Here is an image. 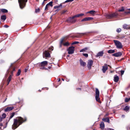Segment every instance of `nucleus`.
<instances>
[{"label":"nucleus","mask_w":130,"mask_h":130,"mask_svg":"<svg viewBox=\"0 0 130 130\" xmlns=\"http://www.w3.org/2000/svg\"><path fill=\"white\" fill-rule=\"evenodd\" d=\"M27 118L26 117L24 118L21 117H18L14 119V122L12 126V128L14 130L18 127L20 125L26 122Z\"/></svg>","instance_id":"1"},{"label":"nucleus","mask_w":130,"mask_h":130,"mask_svg":"<svg viewBox=\"0 0 130 130\" xmlns=\"http://www.w3.org/2000/svg\"><path fill=\"white\" fill-rule=\"evenodd\" d=\"M76 90H79L80 91L81 90V89L80 88H77L76 89Z\"/></svg>","instance_id":"53"},{"label":"nucleus","mask_w":130,"mask_h":130,"mask_svg":"<svg viewBox=\"0 0 130 130\" xmlns=\"http://www.w3.org/2000/svg\"><path fill=\"white\" fill-rule=\"evenodd\" d=\"M12 76V75H9V76L8 77L7 79V85H8L9 84V82L10 81L11 79L12 78V76Z\"/></svg>","instance_id":"18"},{"label":"nucleus","mask_w":130,"mask_h":130,"mask_svg":"<svg viewBox=\"0 0 130 130\" xmlns=\"http://www.w3.org/2000/svg\"><path fill=\"white\" fill-rule=\"evenodd\" d=\"M93 19V18L92 17H88L85 18L81 20V22H83L84 21H90L92 20Z\"/></svg>","instance_id":"13"},{"label":"nucleus","mask_w":130,"mask_h":130,"mask_svg":"<svg viewBox=\"0 0 130 130\" xmlns=\"http://www.w3.org/2000/svg\"><path fill=\"white\" fill-rule=\"evenodd\" d=\"M95 99L96 101L98 102L100 101V99L99 97V96H95Z\"/></svg>","instance_id":"27"},{"label":"nucleus","mask_w":130,"mask_h":130,"mask_svg":"<svg viewBox=\"0 0 130 130\" xmlns=\"http://www.w3.org/2000/svg\"><path fill=\"white\" fill-rule=\"evenodd\" d=\"M6 114L5 113H4L2 115V118H6Z\"/></svg>","instance_id":"44"},{"label":"nucleus","mask_w":130,"mask_h":130,"mask_svg":"<svg viewBox=\"0 0 130 130\" xmlns=\"http://www.w3.org/2000/svg\"><path fill=\"white\" fill-rule=\"evenodd\" d=\"M124 71L123 70H121V75H123L124 73Z\"/></svg>","instance_id":"50"},{"label":"nucleus","mask_w":130,"mask_h":130,"mask_svg":"<svg viewBox=\"0 0 130 130\" xmlns=\"http://www.w3.org/2000/svg\"><path fill=\"white\" fill-rule=\"evenodd\" d=\"M1 11L3 13H6L8 12V10L5 9H1Z\"/></svg>","instance_id":"30"},{"label":"nucleus","mask_w":130,"mask_h":130,"mask_svg":"<svg viewBox=\"0 0 130 130\" xmlns=\"http://www.w3.org/2000/svg\"><path fill=\"white\" fill-rule=\"evenodd\" d=\"M105 125L104 123L102 122L100 124V128L102 130H103L104 128Z\"/></svg>","instance_id":"21"},{"label":"nucleus","mask_w":130,"mask_h":130,"mask_svg":"<svg viewBox=\"0 0 130 130\" xmlns=\"http://www.w3.org/2000/svg\"><path fill=\"white\" fill-rule=\"evenodd\" d=\"M121 31V29L120 28H118L116 30V31L117 32H120Z\"/></svg>","instance_id":"41"},{"label":"nucleus","mask_w":130,"mask_h":130,"mask_svg":"<svg viewBox=\"0 0 130 130\" xmlns=\"http://www.w3.org/2000/svg\"><path fill=\"white\" fill-rule=\"evenodd\" d=\"M63 44L64 46H68L69 45V44L68 43V42H66L65 43H63Z\"/></svg>","instance_id":"34"},{"label":"nucleus","mask_w":130,"mask_h":130,"mask_svg":"<svg viewBox=\"0 0 130 130\" xmlns=\"http://www.w3.org/2000/svg\"><path fill=\"white\" fill-rule=\"evenodd\" d=\"M3 125V124L2 123H0V126H2Z\"/></svg>","instance_id":"62"},{"label":"nucleus","mask_w":130,"mask_h":130,"mask_svg":"<svg viewBox=\"0 0 130 130\" xmlns=\"http://www.w3.org/2000/svg\"><path fill=\"white\" fill-rule=\"evenodd\" d=\"M27 0H18L20 7V8L22 9L25 6Z\"/></svg>","instance_id":"3"},{"label":"nucleus","mask_w":130,"mask_h":130,"mask_svg":"<svg viewBox=\"0 0 130 130\" xmlns=\"http://www.w3.org/2000/svg\"><path fill=\"white\" fill-rule=\"evenodd\" d=\"M88 49V48L87 47L83 49H82L80 51V52H82Z\"/></svg>","instance_id":"36"},{"label":"nucleus","mask_w":130,"mask_h":130,"mask_svg":"<svg viewBox=\"0 0 130 130\" xmlns=\"http://www.w3.org/2000/svg\"><path fill=\"white\" fill-rule=\"evenodd\" d=\"M83 55L84 56L86 57H87L88 56V54L87 53H83Z\"/></svg>","instance_id":"43"},{"label":"nucleus","mask_w":130,"mask_h":130,"mask_svg":"<svg viewBox=\"0 0 130 130\" xmlns=\"http://www.w3.org/2000/svg\"><path fill=\"white\" fill-rule=\"evenodd\" d=\"M128 11L125 12V14H130V8L127 9Z\"/></svg>","instance_id":"37"},{"label":"nucleus","mask_w":130,"mask_h":130,"mask_svg":"<svg viewBox=\"0 0 130 130\" xmlns=\"http://www.w3.org/2000/svg\"><path fill=\"white\" fill-rule=\"evenodd\" d=\"M84 15V13H81L80 14H78L73 16V18H74L76 17H78L80 16H83Z\"/></svg>","instance_id":"24"},{"label":"nucleus","mask_w":130,"mask_h":130,"mask_svg":"<svg viewBox=\"0 0 130 130\" xmlns=\"http://www.w3.org/2000/svg\"><path fill=\"white\" fill-rule=\"evenodd\" d=\"M45 68L44 67H41L40 68V69H42V70H44V69Z\"/></svg>","instance_id":"58"},{"label":"nucleus","mask_w":130,"mask_h":130,"mask_svg":"<svg viewBox=\"0 0 130 130\" xmlns=\"http://www.w3.org/2000/svg\"><path fill=\"white\" fill-rule=\"evenodd\" d=\"M4 35H5L7 37H8V34L5 33H4Z\"/></svg>","instance_id":"59"},{"label":"nucleus","mask_w":130,"mask_h":130,"mask_svg":"<svg viewBox=\"0 0 130 130\" xmlns=\"http://www.w3.org/2000/svg\"><path fill=\"white\" fill-rule=\"evenodd\" d=\"M17 66L13 64V63L11 64L10 67L7 71V74H8L9 72L10 75H13V73L15 72V69Z\"/></svg>","instance_id":"2"},{"label":"nucleus","mask_w":130,"mask_h":130,"mask_svg":"<svg viewBox=\"0 0 130 130\" xmlns=\"http://www.w3.org/2000/svg\"><path fill=\"white\" fill-rule=\"evenodd\" d=\"M67 11V10H63L61 12V13L62 14H63L64 13L66 12Z\"/></svg>","instance_id":"47"},{"label":"nucleus","mask_w":130,"mask_h":130,"mask_svg":"<svg viewBox=\"0 0 130 130\" xmlns=\"http://www.w3.org/2000/svg\"><path fill=\"white\" fill-rule=\"evenodd\" d=\"M45 2V1H44V0L43 2L42 3V5H44V4H44Z\"/></svg>","instance_id":"60"},{"label":"nucleus","mask_w":130,"mask_h":130,"mask_svg":"<svg viewBox=\"0 0 130 130\" xmlns=\"http://www.w3.org/2000/svg\"><path fill=\"white\" fill-rule=\"evenodd\" d=\"M113 42L115 43V45L116 46L117 48L121 49L123 47V45L119 41L117 40H114Z\"/></svg>","instance_id":"5"},{"label":"nucleus","mask_w":130,"mask_h":130,"mask_svg":"<svg viewBox=\"0 0 130 130\" xmlns=\"http://www.w3.org/2000/svg\"><path fill=\"white\" fill-rule=\"evenodd\" d=\"M79 42L77 41H74L72 43V44H77L79 43Z\"/></svg>","instance_id":"46"},{"label":"nucleus","mask_w":130,"mask_h":130,"mask_svg":"<svg viewBox=\"0 0 130 130\" xmlns=\"http://www.w3.org/2000/svg\"><path fill=\"white\" fill-rule=\"evenodd\" d=\"M103 51H100L99 52L96 54V57L102 56L104 54Z\"/></svg>","instance_id":"15"},{"label":"nucleus","mask_w":130,"mask_h":130,"mask_svg":"<svg viewBox=\"0 0 130 130\" xmlns=\"http://www.w3.org/2000/svg\"><path fill=\"white\" fill-rule=\"evenodd\" d=\"M3 119L2 117L0 116V122L2 121V120Z\"/></svg>","instance_id":"56"},{"label":"nucleus","mask_w":130,"mask_h":130,"mask_svg":"<svg viewBox=\"0 0 130 130\" xmlns=\"http://www.w3.org/2000/svg\"><path fill=\"white\" fill-rule=\"evenodd\" d=\"M40 10V9L39 8H38V9H36L35 11H36V12H39Z\"/></svg>","instance_id":"49"},{"label":"nucleus","mask_w":130,"mask_h":130,"mask_svg":"<svg viewBox=\"0 0 130 130\" xmlns=\"http://www.w3.org/2000/svg\"><path fill=\"white\" fill-rule=\"evenodd\" d=\"M114 80L115 82H118L119 79V78L118 76H117V75H115L114 76Z\"/></svg>","instance_id":"19"},{"label":"nucleus","mask_w":130,"mask_h":130,"mask_svg":"<svg viewBox=\"0 0 130 130\" xmlns=\"http://www.w3.org/2000/svg\"><path fill=\"white\" fill-rule=\"evenodd\" d=\"M79 61L81 66L83 67H85L86 66V63L85 62H83L82 59H80Z\"/></svg>","instance_id":"16"},{"label":"nucleus","mask_w":130,"mask_h":130,"mask_svg":"<svg viewBox=\"0 0 130 130\" xmlns=\"http://www.w3.org/2000/svg\"><path fill=\"white\" fill-rule=\"evenodd\" d=\"M95 96H99V91L97 88L95 89Z\"/></svg>","instance_id":"25"},{"label":"nucleus","mask_w":130,"mask_h":130,"mask_svg":"<svg viewBox=\"0 0 130 130\" xmlns=\"http://www.w3.org/2000/svg\"><path fill=\"white\" fill-rule=\"evenodd\" d=\"M93 63V61L92 60H88L87 64V67L89 70H90L91 69Z\"/></svg>","instance_id":"7"},{"label":"nucleus","mask_w":130,"mask_h":130,"mask_svg":"<svg viewBox=\"0 0 130 130\" xmlns=\"http://www.w3.org/2000/svg\"><path fill=\"white\" fill-rule=\"evenodd\" d=\"M108 65L106 64H105L104 66H103L102 70L103 73H105L108 69Z\"/></svg>","instance_id":"11"},{"label":"nucleus","mask_w":130,"mask_h":130,"mask_svg":"<svg viewBox=\"0 0 130 130\" xmlns=\"http://www.w3.org/2000/svg\"><path fill=\"white\" fill-rule=\"evenodd\" d=\"M44 54L45 57H51L50 54L49 53L48 50L45 51L44 53Z\"/></svg>","instance_id":"9"},{"label":"nucleus","mask_w":130,"mask_h":130,"mask_svg":"<svg viewBox=\"0 0 130 130\" xmlns=\"http://www.w3.org/2000/svg\"><path fill=\"white\" fill-rule=\"evenodd\" d=\"M14 108V107H7L4 110V111L5 112H8L12 110Z\"/></svg>","instance_id":"14"},{"label":"nucleus","mask_w":130,"mask_h":130,"mask_svg":"<svg viewBox=\"0 0 130 130\" xmlns=\"http://www.w3.org/2000/svg\"><path fill=\"white\" fill-rule=\"evenodd\" d=\"M118 13L116 12L110 14H106L105 15V16L107 19H111L113 17H117L118 16Z\"/></svg>","instance_id":"4"},{"label":"nucleus","mask_w":130,"mask_h":130,"mask_svg":"<svg viewBox=\"0 0 130 130\" xmlns=\"http://www.w3.org/2000/svg\"><path fill=\"white\" fill-rule=\"evenodd\" d=\"M127 25L126 24H125L123 25V28L124 29H127Z\"/></svg>","instance_id":"40"},{"label":"nucleus","mask_w":130,"mask_h":130,"mask_svg":"<svg viewBox=\"0 0 130 130\" xmlns=\"http://www.w3.org/2000/svg\"><path fill=\"white\" fill-rule=\"evenodd\" d=\"M11 115L10 117L9 118V120L8 121V122L11 119L14 115H15V113L14 112H13L10 114Z\"/></svg>","instance_id":"23"},{"label":"nucleus","mask_w":130,"mask_h":130,"mask_svg":"<svg viewBox=\"0 0 130 130\" xmlns=\"http://www.w3.org/2000/svg\"><path fill=\"white\" fill-rule=\"evenodd\" d=\"M130 107L129 106H126L123 109L124 111L127 112L129 111L130 109Z\"/></svg>","instance_id":"20"},{"label":"nucleus","mask_w":130,"mask_h":130,"mask_svg":"<svg viewBox=\"0 0 130 130\" xmlns=\"http://www.w3.org/2000/svg\"><path fill=\"white\" fill-rule=\"evenodd\" d=\"M109 114L108 113H106L104 117H106L108 116L109 115Z\"/></svg>","instance_id":"55"},{"label":"nucleus","mask_w":130,"mask_h":130,"mask_svg":"<svg viewBox=\"0 0 130 130\" xmlns=\"http://www.w3.org/2000/svg\"><path fill=\"white\" fill-rule=\"evenodd\" d=\"M124 10V9L123 7H122L121 9H119L118 10L119 12H121L123 11Z\"/></svg>","instance_id":"38"},{"label":"nucleus","mask_w":130,"mask_h":130,"mask_svg":"<svg viewBox=\"0 0 130 130\" xmlns=\"http://www.w3.org/2000/svg\"><path fill=\"white\" fill-rule=\"evenodd\" d=\"M122 55V53L121 52H118L112 54L113 56L118 57L121 56Z\"/></svg>","instance_id":"12"},{"label":"nucleus","mask_w":130,"mask_h":130,"mask_svg":"<svg viewBox=\"0 0 130 130\" xmlns=\"http://www.w3.org/2000/svg\"><path fill=\"white\" fill-rule=\"evenodd\" d=\"M102 120L104 122H107L109 123H110L109 119L108 117L103 118L102 119Z\"/></svg>","instance_id":"17"},{"label":"nucleus","mask_w":130,"mask_h":130,"mask_svg":"<svg viewBox=\"0 0 130 130\" xmlns=\"http://www.w3.org/2000/svg\"><path fill=\"white\" fill-rule=\"evenodd\" d=\"M74 18H73V17H70L68 18L67 21L68 22H70L71 23H74L76 21V20H73V19Z\"/></svg>","instance_id":"10"},{"label":"nucleus","mask_w":130,"mask_h":130,"mask_svg":"<svg viewBox=\"0 0 130 130\" xmlns=\"http://www.w3.org/2000/svg\"><path fill=\"white\" fill-rule=\"evenodd\" d=\"M108 67H110V68H111V67L109 65H108Z\"/></svg>","instance_id":"63"},{"label":"nucleus","mask_w":130,"mask_h":130,"mask_svg":"<svg viewBox=\"0 0 130 130\" xmlns=\"http://www.w3.org/2000/svg\"><path fill=\"white\" fill-rule=\"evenodd\" d=\"M50 50H51L52 51H53L54 49V47L53 46H51L49 48Z\"/></svg>","instance_id":"48"},{"label":"nucleus","mask_w":130,"mask_h":130,"mask_svg":"<svg viewBox=\"0 0 130 130\" xmlns=\"http://www.w3.org/2000/svg\"><path fill=\"white\" fill-rule=\"evenodd\" d=\"M4 27L6 28H7L9 27V26L6 25H4Z\"/></svg>","instance_id":"52"},{"label":"nucleus","mask_w":130,"mask_h":130,"mask_svg":"<svg viewBox=\"0 0 130 130\" xmlns=\"http://www.w3.org/2000/svg\"><path fill=\"white\" fill-rule=\"evenodd\" d=\"M62 5L61 4H60V5L59 6H56L54 7V9H56L58 8L59 7H62Z\"/></svg>","instance_id":"32"},{"label":"nucleus","mask_w":130,"mask_h":130,"mask_svg":"<svg viewBox=\"0 0 130 130\" xmlns=\"http://www.w3.org/2000/svg\"><path fill=\"white\" fill-rule=\"evenodd\" d=\"M95 11L94 10H91L89 11H88L87 12V13H89L91 14L92 15L94 14L95 13Z\"/></svg>","instance_id":"26"},{"label":"nucleus","mask_w":130,"mask_h":130,"mask_svg":"<svg viewBox=\"0 0 130 130\" xmlns=\"http://www.w3.org/2000/svg\"><path fill=\"white\" fill-rule=\"evenodd\" d=\"M48 64V62L47 61H43L41 63H38V65L39 67H44L46 65Z\"/></svg>","instance_id":"8"},{"label":"nucleus","mask_w":130,"mask_h":130,"mask_svg":"<svg viewBox=\"0 0 130 130\" xmlns=\"http://www.w3.org/2000/svg\"><path fill=\"white\" fill-rule=\"evenodd\" d=\"M27 69H26H26H25V72H27Z\"/></svg>","instance_id":"61"},{"label":"nucleus","mask_w":130,"mask_h":130,"mask_svg":"<svg viewBox=\"0 0 130 130\" xmlns=\"http://www.w3.org/2000/svg\"><path fill=\"white\" fill-rule=\"evenodd\" d=\"M6 19V16L5 15H2L1 17V19L5 21Z\"/></svg>","instance_id":"29"},{"label":"nucleus","mask_w":130,"mask_h":130,"mask_svg":"<svg viewBox=\"0 0 130 130\" xmlns=\"http://www.w3.org/2000/svg\"><path fill=\"white\" fill-rule=\"evenodd\" d=\"M21 72V70L20 69H19L18 70V72L17 73V74L16 75V76H19Z\"/></svg>","instance_id":"31"},{"label":"nucleus","mask_w":130,"mask_h":130,"mask_svg":"<svg viewBox=\"0 0 130 130\" xmlns=\"http://www.w3.org/2000/svg\"><path fill=\"white\" fill-rule=\"evenodd\" d=\"M74 47L73 46L69 47L68 49V53L69 54H72L74 53Z\"/></svg>","instance_id":"6"},{"label":"nucleus","mask_w":130,"mask_h":130,"mask_svg":"<svg viewBox=\"0 0 130 130\" xmlns=\"http://www.w3.org/2000/svg\"><path fill=\"white\" fill-rule=\"evenodd\" d=\"M127 29H130V25H127Z\"/></svg>","instance_id":"51"},{"label":"nucleus","mask_w":130,"mask_h":130,"mask_svg":"<svg viewBox=\"0 0 130 130\" xmlns=\"http://www.w3.org/2000/svg\"><path fill=\"white\" fill-rule=\"evenodd\" d=\"M130 100V98H126L125 99V101L126 102H128Z\"/></svg>","instance_id":"39"},{"label":"nucleus","mask_w":130,"mask_h":130,"mask_svg":"<svg viewBox=\"0 0 130 130\" xmlns=\"http://www.w3.org/2000/svg\"><path fill=\"white\" fill-rule=\"evenodd\" d=\"M115 52V50L112 49L108 51V53H112Z\"/></svg>","instance_id":"28"},{"label":"nucleus","mask_w":130,"mask_h":130,"mask_svg":"<svg viewBox=\"0 0 130 130\" xmlns=\"http://www.w3.org/2000/svg\"><path fill=\"white\" fill-rule=\"evenodd\" d=\"M125 36L123 35H119L117 36V37L118 39H123L124 38Z\"/></svg>","instance_id":"22"},{"label":"nucleus","mask_w":130,"mask_h":130,"mask_svg":"<svg viewBox=\"0 0 130 130\" xmlns=\"http://www.w3.org/2000/svg\"><path fill=\"white\" fill-rule=\"evenodd\" d=\"M51 67H48V68L49 69H50L51 68Z\"/></svg>","instance_id":"64"},{"label":"nucleus","mask_w":130,"mask_h":130,"mask_svg":"<svg viewBox=\"0 0 130 130\" xmlns=\"http://www.w3.org/2000/svg\"><path fill=\"white\" fill-rule=\"evenodd\" d=\"M107 130H114L113 129L111 128H108L107 129Z\"/></svg>","instance_id":"57"},{"label":"nucleus","mask_w":130,"mask_h":130,"mask_svg":"<svg viewBox=\"0 0 130 130\" xmlns=\"http://www.w3.org/2000/svg\"><path fill=\"white\" fill-rule=\"evenodd\" d=\"M49 7V6H48V5H47L46 4V6H45V10H48V7Z\"/></svg>","instance_id":"42"},{"label":"nucleus","mask_w":130,"mask_h":130,"mask_svg":"<svg viewBox=\"0 0 130 130\" xmlns=\"http://www.w3.org/2000/svg\"><path fill=\"white\" fill-rule=\"evenodd\" d=\"M80 33L81 34V35H86V33Z\"/></svg>","instance_id":"54"},{"label":"nucleus","mask_w":130,"mask_h":130,"mask_svg":"<svg viewBox=\"0 0 130 130\" xmlns=\"http://www.w3.org/2000/svg\"><path fill=\"white\" fill-rule=\"evenodd\" d=\"M74 0H67L65 2V3H67L69 2H71L73 1Z\"/></svg>","instance_id":"45"},{"label":"nucleus","mask_w":130,"mask_h":130,"mask_svg":"<svg viewBox=\"0 0 130 130\" xmlns=\"http://www.w3.org/2000/svg\"><path fill=\"white\" fill-rule=\"evenodd\" d=\"M53 2L52 1H51L49 2L47 4V5H48V6H50L51 7H52L53 6Z\"/></svg>","instance_id":"35"},{"label":"nucleus","mask_w":130,"mask_h":130,"mask_svg":"<svg viewBox=\"0 0 130 130\" xmlns=\"http://www.w3.org/2000/svg\"><path fill=\"white\" fill-rule=\"evenodd\" d=\"M64 41L63 39H61L60 42V44L59 45V47H62V44H63V41Z\"/></svg>","instance_id":"33"}]
</instances>
